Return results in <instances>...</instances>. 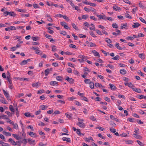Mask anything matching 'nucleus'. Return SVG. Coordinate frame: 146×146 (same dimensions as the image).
I'll return each instance as SVG.
<instances>
[{"mask_svg":"<svg viewBox=\"0 0 146 146\" xmlns=\"http://www.w3.org/2000/svg\"><path fill=\"white\" fill-rule=\"evenodd\" d=\"M3 134L6 136H10L11 134L9 132H7L5 131L3 132Z\"/></svg>","mask_w":146,"mask_h":146,"instance_id":"aec40b11","label":"nucleus"},{"mask_svg":"<svg viewBox=\"0 0 146 146\" xmlns=\"http://www.w3.org/2000/svg\"><path fill=\"white\" fill-rule=\"evenodd\" d=\"M50 84L51 86L58 85V82L56 81H52L50 82Z\"/></svg>","mask_w":146,"mask_h":146,"instance_id":"9b49d317","label":"nucleus"},{"mask_svg":"<svg viewBox=\"0 0 146 146\" xmlns=\"http://www.w3.org/2000/svg\"><path fill=\"white\" fill-rule=\"evenodd\" d=\"M23 142V143L25 145L27 143V139H25L22 141Z\"/></svg>","mask_w":146,"mask_h":146,"instance_id":"338daca9","label":"nucleus"},{"mask_svg":"<svg viewBox=\"0 0 146 146\" xmlns=\"http://www.w3.org/2000/svg\"><path fill=\"white\" fill-rule=\"evenodd\" d=\"M38 83H39V82L33 83L32 84V86L33 87H36L38 86Z\"/></svg>","mask_w":146,"mask_h":146,"instance_id":"f704fd0d","label":"nucleus"},{"mask_svg":"<svg viewBox=\"0 0 146 146\" xmlns=\"http://www.w3.org/2000/svg\"><path fill=\"white\" fill-rule=\"evenodd\" d=\"M90 35L93 37H96V36L95 35V34H94L92 32H90Z\"/></svg>","mask_w":146,"mask_h":146,"instance_id":"69168bd1","label":"nucleus"},{"mask_svg":"<svg viewBox=\"0 0 146 146\" xmlns=\"http://www.w3.org/2000/svg\"><path fill=\"white\" fill-rule=\"evenodd\" d=\"M9 108L11 111L13 112H14V110L13 108L12 105H11L9 106Z\"/></svg>","mask_w":146,"mask_h":146,"instance_id":"c756f323","label":"nucleus"},{"mask_svg":"<svg viewBox=\"0 0 146 146\" xmlns=\"http://www.w3.org/2000/svg\"><path fill=\"white\" fill-rule=\"evenodd\" d=\"M119 58H120L119 56L118 55H117L116 56L112 58L114 60H116L119 59Z\"/></svg>","mask_w":146,"mask_h":146,"instance_id":"72a5a7b5","label":"nucleus"},{"mask_svg":"<svg viewBox=\"0 0 146 146\" xmlns=\"http://www.w3.org/2000/svg\"><path fill=\"white\" fill-rule=\"evenodd\" d=\"M21 15L22 17H23V16L29 17V14H21Z\"/></svg>","mask_w":146,"mask_h":146,"instance_id":"6e6d98bb","label":"nucleus"},{"mask_svg":"<svg viewBox=\"0 0 146 146\" xmlns=\"http://www.w3.org/2000/svg\"><path fill=\"white\" fill-rule=\"evenodd\" d=\"M128 12H127L125 14V17L127 18L131 19H132V17L129 15L128 14Z\"/></svg>","mask_w":146,"mask_h":146,"instance_id":"b1692460","label":"nucleus"},{"mask_svg":"<svg viewBox=\"0 0 146 146\" xmlns=\"http://www.w3.org/2000/svg\"><path fill=\"white\" fill-rule=\"evenodd\" d=\"M27 63V61L26 60H24L20 63V64L22 65H24Z\"/></svg>","mask_w":146,"mask_h":146,"instance_id":"6ab92c4d","label":"nucleus"},{"mask_svg":"<svg viewBox=\"0 0 146 146\" xmlns=\"http://www.w3.org/2000/svg\"><path fill=\"white\" fill-rule=\"evenodd\" d=\"M17 11L20 12H23V13H25L26 11V10L25 9H19L17 10Z\"/></svg>","mask_w":146,"mask_h":146,"instance_id":"a19ab883","label":"nucleus"},{"mask_svg":"<svg viewBox=\"0 0 146 146\" xmlns=\"http://www.w3.org/2000/svg\"><path fill=\"white\" fill-rule=\"evenodd\" d=\"M139 57L141 59H144L145 58L143 54H139Z\"/></svg>","mask_w":146,"mask_h":146,"instance_id":"5701e85b","label":"nucleus"},{"mask_svg":"<svg viewBox=\"0 0 146 146\" xmlns=\"http://www.w3.org/2000/svg\"><path fill=\"white\" fill-rule=\"evenodd\" d=\"M3 93L6 97V98H7L9 99L10 97V96L9 95L8 92L6 91L5 90H3Z\"/></svg>","mask_w":146,"mask_h":146,"instance_id":"0eeeda50","label":"nucleus"},{"mask_svg":"<svg viewBox=\"0 0 146 146\" xmlns=\"http://www.w3.org/2000/svg\"><path fill=\"white\" fill-rule=\"evenodd\" d=\"M12 135L13 137L15 138L17 140H19L21 139V138L17 135L16 134H13Z\"/></svg>","mask_w":146,"mask_h":146,"instance_id":"f3484780","label":"nucleus"},{"mask_svg":"<svg viewBox=\"0 0 146 146\" xmlns=\"http://www.w3.org/2000/svg\"><path fill=\"white\" fill-rule=\"evenodd\" d=\"M140 25V24L138 23H134L133 25H132V27L134 28H137Z\"/></svg>","mask_w":146,"mask_h":146,"instance_id":"1a4fd4ad","label":"nucleus"},{"mask_svg":"<svg viewBox=\"0 0 146 146\" xmlns=\"http://www.w3.org/2000/svg\"><path fill=\"white\" fill-rule=\"evenodd\" d=\"M109 85L110 86V88L112 90H115L117 88L114 85H113L111 84H110Z\"/></svg>","mask_w":146,"mask_h":146,"instance_id":"6e6552de","label":"nucleus"},{"mask_svg":"<svg viewBox=\"0 0 146 146\" xmlns=\"http://www.w3.org/2000/svg\"><path fill=\"white\" fill-rule=\"evenodd\" d=\"M112 27L113 28L116 29L118 27L116 23L113 24H112Z\"/></svg>","mask_w":146,"mask_h":146,"instance_id":"5fc2aeb1","label":"nucleus"},{"mask_svg":"<svg viewBox=\"0 0 146 146\" xmlns=\"http://www.w3.org/2000/svg\"><path fill=\"white\" fill-rule=\"evenodd\" d=\"M23 143V142L22 141H16V143L19 146H20L21 143Z\"/></svg>","mask_w":146,"mask_h":146,"instance_id":"de8ad7c7","label":"nucleus"},{"mask_svg":"<svg viewBox=\"0 0 146 146\" xmlns=\"http://www.w3.org/2000/svg\"><path fill=\"white\" fill-rule=\"evenodd\" d=\"M29 135L31 136V137H36L37 136L36 134V133L32 132H30L29 133Z\"/></svg>","mask_w":146,"mask_h":146,"instance_id":"f8f14e48","label":"nucleus"},{"mask_svg":"<svg viewBox=\"0 0 146 146\" xmlns=\"http://www.w3.org/2000/svg\"><path fill=\"white\" fill-rule=\"evenodd\" d=\"M90 118L91 120H92L93 121H96V119L93 116H91L90 117Z\"/></svg>","mask_w":146,"mask_h":146,"instance_id":"49530a36","label":"nucleus"},{"mask_svg":"<svg viewBox=\"0 0 146 146\" xmlns=\"http://www.w3.org/2000/svg\"><path fill=\"white\" fill-rule=\"evenodd\" d=\"M68 65L69 66L71 67H72L73 68H74V64H72L70 63V62H69L68 63Z\"/></svg>","mask_w":146,"mask_h":146,"instance_id":"a18cd8bd","label":"nucleus"},{"mask_svg":"<svg viewBox=\"0 0 146 146\" xmlns=\"http://www.w3.org/2000/svg\"><path fill=\"white\" fill-rule=\"evenodd\" d=\"M38 38V37H36L35 36L34 37H32V39L35 41H36L37 40Z\"/></svg>","mask_w":146,"mask_h":146,"instance_id":"052dcab7","label":"nucleus"},{"mask_svg":"<svg viewBox=\"0 0 146 146\" xmlns=\"http://www.w3.org/2000/svg\"><path fill=\"white\" fill-rule=\"evenodd\" d=\"M139 97L138 98L140 99H142L143 98L145 99L146 98V96H144L143 95H139Z\"/></svg>","mask_w":146,"mask_h":146,"instance_id":"37998d69","label":"nucleus"},{"mask_svg":"<svg viewBox=\"0 0 146 146\" xmlns=\"http://www.w3.org/2000/svg\"><path fill=\"white\" fill-rule=\"evenodd\" d=\"M90 47L96 46V45L95 44L92 42H90Z\"/></svg>","mask_w":146,"mask_h":146,"instance_id":"680f3d73","label":"nucleus"},{"mask_svg":"<svg viewBox=\"0 0 146 146\" xmlns=\"http://www.w3.org/2000/svg\"><path fill=\"white\" fill-rule=\"evenodd\" d=\"M110 117L111 119L115 120L116 121H118V119L115 118L114 116L112 115H111L110 116Z\"/></svg>","mask_w":146,"mask_h":146,"instance_id":"a878e982","label":"nucleus"},{"mask_svg":"<svg viewBox=\"0 0 146 146\" xmlns=\"http://www.w3.org/2000/svg\"><path fill=\"white\" fill-rule=\"evenodd\" d=\"M139 19L142 22L145 24H146V21H145V20L144 19L142 18L141 17H139Z\"/></svg>","mask_w":146,"mask_h":146,"instance_id":"79ce46f5","label":"nucleus"},{"mask_svg":"<svg viewBox=\"0 0 146 146\" xmlns=\"http://www.w3.org/2000/svg\"><path fill=\"white\" fill-rule=\"evenodd\" d=\"M88 5L93 7H95L96 5V4L95 3L90 2H89L88 3Z\"/></svg>","mask_w":146,"mask_h":146,"instance_id":"2f4dec72","label":"nucleus"},{"mask_svg":"<svg viewBox=\"0 0 146 146\" xmlns=\"http://www.w3.org/2000/svg\"><path fill=\"white\" fill-rule=\"evenodd\" d=\"M110 131L113 133H115L116 132V129L113 127L110 128Z\"/></svg>","mask_w":146,"mask_h":146,"instance_id":"c85d7f7f","label":"nucleus"},{"mask_svg":"<svg viewBox=\"0 0 146 146\" xmlns=\"http://www.w3.org/2000/svg\"><path fill=\"white\" fill-rule=\"evenodd\" d=\"M65 79L70 84H73L74 82V80L72 78H69L68 76H67Z\"/></svg>","mask_w":146,"mask_h":146,"instance_id":"20e7f679","label":"nucleus"},{"mask_svg":"<svg viewBox=\"0 0 146 146\" xmlns=\"http://www.w3.org/2000/svg\"><path fill=\"white\" fill-rule=\"evenodd\" d=\"M137 142L138 143L140 146H144L143 144L140 141L137 140Z\"/></svg>","mask_w":146,"mask_h":146,"instance_id":"864d4df0","label":"nucleus"},{"mask_svg":"<svg viewBox=\"0 0 146 146\" xmlns=\"http://www.w3.org/2000/svg\"><path fill=\"white\" fill-rule=\"evenodd\" d=\"M52 70V68H50V69L47 68L44 71L45 74L46 76H47L48 74L49 73L50 71H51Z\"/></svg>","mask_w":146,"mask_h":146,"instance_id":"423d86ee","label":"nucleus"},{"mask_svg":"<svg viewBox=\"0 0 146 146\" xmlns=\"http://www.w3.org/2000/svg\"><path fill=\"white\" fill-rule=\"evenodd\" d=\"M65 115L68 118H70L71 117V114L70 115H69L68 113H66L65 114Z\"/></svg>","mask_w":146,"mask_h":146,"instance_id":"603ef678","label":"nucleus"},{"mask_svg":"<svg viewBox=\"0 0 146 146\" xmlns=\"http://www.w3.org/2000/svg\"><path fill=\"white\" fill-rule=\"evenodd\" d=\"M2 116V118H3V119H7L8 118V117L7 115H3Z\"/></svg>","mask_w":146,"mask_h":146,"instance_id":"13d9d810","label":"nucleus"},{"mask_svg":"<svg viewBox=\"0 0 146 146\" xmlns=\"http://www.w3.org/2000/svg\"><path fill=\"white\" fill-rule=\"evenodd\" d=\"M13 126V128L16 129H17L18 128V125L17 123L14 124L13 123L12 124Z\"/></svg>","mask_w":146,"mask_h":146,"instance_id":"7c9ffc66","label":"nucleus"},{"mask_svg":"<svg viewBox=\"0 0 146 146\" xmlns=\"http://www.w3.org/2000/svg\"><path fill=\"white\" fill-rule=\"evenodd\" d=\"M2 146H10L7 143H5L3 142V144L2 145Z\"/></svg>","mask_w":146,"mask_h":146,"instance_id":"774afa93","label":"nucleus"},{"mask_svg":"<svg viewBox=\"0 0 146 146\" xmlns=\"http://www.w3.org/2000/svg\"><path fill=\"white\" fill-rule=\"evenodd\" d=\"M60 23L61 25L64 27V26H65L66 24V23L64 21L61 22Z\"/></svg>","mask_w":146,"mask_h":146,"instance_id":"4d7b16f0","label":"nucleus"},{"mask_svg":"<svg viewBox=\"0 0 146 146\" xmlns=\"http://www.w3.org/2000/svg\"><path fill=\"white\" fill-rule=\"evenodd\" d=\"M132 90L134 91L139 93H141V91L140 89L136 88H132Z\"/></svg>","mask_w":146,"mask_h":146,"instance_id":"4468645a","label":"nucleus"},{"mask_svg":"<svg viewBox=\"0 0 146 146\" xmlns=\"http://www.w3.org/2000/svg\"><path fill=\"white\" fill-rule=\"evenodd\" d=\"M88 16L86 15H83L82 16V19H87Z\"/></svg>","mask_w":146,"mask_h":146,"instance_id":"bf43d9fd","label":"nucleus"},{"mask_svg":"<svg viewBox=\"0 0 146 146\" xmlns=\"http://www.w3.org/2000/svg\"><path fill=\"white\" fill-rule=\"evenodd\" d=\"M92 52L94 54V55L95 56L97 57L98 58L100 57V55L99 53L95 50H93L92 51Z\"/></svg>","mask_w":146,"mask_h":146,"instance_id":"39448f33","label":"nucleus"},{"mask_svg":"<svg viewBox=\"0 0 146 146\" xmlns=\"http://www.w3.org/2000/svg\"><path fill=\"white\" fill-rule=\"evenodd\" d=\"M137 7H136L134 9H133L132 10V13H135V12L137 10Z\"/></svg>","mask_w":146,"mask_h":146,"instance_id":"0e129e2a","label":"nucleus"},{"mask_svg":"<svg viewBox=\"0 0 146 146\" xmlns=\"http://www.w3.org/2000/svg\"><path fill=\"white\" fill-rule=\"evenodd\" d=\"M33 6L34 8L36 9L37 8H40V7L38 6L37 4H33Z\"/></svg>","mask_w":146,"mask_h":146,"instance_id":"09e8293b","label":"nucleus"},{"mask_svg":"<svg viewBox=\"0 0 146 146\" xmlns=\"http://www.w3.org/2000/svg\"><path fill=\"white\" fill-rule=\"evenodd\" d=\"M106 39L107 40H106V41L108 43H111L112 42V41L110 39L108 38H106Z\"/></svg>","mask_w":146,"mask_h":146,"instance_id":"c03bdc74","label":"nucleus"},{"mask_svg":"<svg viewBox=\"0 0 146 146\" xmlns=\"http://www.w3.org/2000/svg\"><path fill=\"white\" fill-rule=\"evenodd\" d=\"M56 80L59 81H61L62 79V77L61 76H57L56 77Z\"/></svg>","mask_w":146,"mask_h":146,"instance_id":"bb28decb","label":"nucleus"},{"mask_svg":"<svg viewBox=\"0 0 146 146\" xmlns=\"http://www.w3.org/2000/svg\"><path fill=\"white\" fill-rule=\"evenodd\" d=\"M120 72L122 74H125L126 73V71L124 69H121L120 70Z\"/></svg>","mask_w":146,"mask_h":146,"instance_id":"dca6fc26","label":"nucleus"},{"mask_svg":"<svg viewBox=\"0 0 146 146\" xmlns=\"http://www.w3.org/2000/svg\"><path fill=\"white\" fill-rule=\"evenodd\" d=\"M16 29V28L14 26H10V27L5 28V30L6 31H9L10 30H15Z\"/></svg>","mask_w":146,"mask_h":146,"instance_id":"f257e3e1","label":"nucleus"},{"mask_svg":"<svg viewBox=\"0 0 146 146\" xmlns=\"http://www.w3.org/2000/svg\"><path fill=\"white\" fill-rule=\"evenodd\" d=\"M133 135L134 136V137L137 139H140L142 138V137L140 135H137L135 133L133 134Z\"/></svg>","mask_w":146,"mask_h":146,"instance_id":"ddd939ff","label":"nucleus"},{"mask_svg":"<svg viewBox=\"0 0 146 146\" xmlns=\"http://www.w3.org/2000/svg\"><path fill=\"white\" fill-rule=\"evenodd\" d=\"M119 44L118 43H116L115 45V47L119 50H121L123 49V48L119 46Z\"/></svg>","mask_w":146,"mask_h":146,"instance_id":"a211bd4d","label":"nucleus"},{"mask_svg":"<svg viewBox=\"0 0 146 146\" xmlns=\"http://www.w3.org/2000/svg\"><path fill=\"white\" fill-rule=\"evenodd\" d=\"M0 101L2 103L6 104V102H5V100L4 98H2V99L0 100Z\"/></svg>","mask_w":146,"mask_h":146,"instance_id":"58836bf2","label":"nucleus"},{"mask_svg":"<svg viewBox=\"0 0 146 146\" xmlns=\"http://www.w3.org/2000/svg\"><path fill=\"white\" fill-rule=\"evenodd\" d=\"M90 87L92 89H93L94 88V84L93 82H91L90 84Z\"/></svg>","mask_w":146,"mask_h":146,"instance_id":"412c9836","label":"nucleus"},{"mask_svg":"<svg viewBox=\"0 0 146 146\" xmlns=\"http://www.w3.org/2000/svg\"><path fill=\"white\" fill-rule=\"evenodd\" d=\"M69 47L73 48H75L76 47V46L73 44H71L69 45Z\"/></svg>","mask_w":146,"mask_h":146,"instance_id":"e2e57ef3","label":"nucleus"},{"mask_svg":"<svg viewBox=\"0 0 146 146\" xmlns=\"http://www.w3.org/2000/svg\"><path fill=\"white\" fill-rule=\"evenodd\" d=\"M95 31H96V32L98 35H102V34L101 32L99 30H98L96 29L95 30Z\"/></svg>","mask_w":146,"mask_h":146,"instance_id":"3c124183","label":"nucleus"},{"mask_svg":"<svg viewBox=\"0 0 146 146\" xmlns=\"http://www.w3.org/2000/svg\"><path fill=\"white\" fill-rule=\"evenodd\" d=\"M96 16L99 17V18L100 19H99V20L100 19H102L106 20V16L105 15H96Z\"/></svg>","mask_w":146,"mask_h":146,"instance_id":"7ed1b4c3","label":"nucleus"},{"mask_svg":"<svg viewBox=\"0 0 146 146\" xmlns=\"http://www.w3.org/2000/svg\"><path fill=\"white\" fill-rule=\"evenodd\" d=\"M72 25L73 28L76 30H78V28L76 26V25L74 23H72Z\"/></svg>","mask_w":146,"mask_h":146,"instance_id":"4c0bfd02","label":"nucleus"},{"mask_svg":"<svg viewBox=\"0 0 146 146\" xmlns=\"http://www.w3.org/2000/svg\"><path fill=\"white\" fill-rule=\"evenodd\" d=\"M9 15L13 17H15L16 15V14L13 11L9 12Z\"/></svg>","mask_w":146,"mask_h":146,"instance_id":"2eb2a0df","label":"nucleus"},{"mask_svg":"<svg viewBox=\"0 0 146 146\" xmlns=\"http://www.w3.org/2000/svg\"><path fill=\"white\" fill-rule=\"evenodd\" d=\"M113 8L114 10L115 11L119 10L120 9V8L119 7L116 6H114L113 7Z\"/></svg>","mask_w":146,"mask_h":146,"instance_id":"393cba45","label":"nucleus"},{"mask_svg":"<svg viewBox=\"0 0 146 146\" xmlns=\"http://www.w3.org/2000/svg\"><path fill=\"white\" fill-rule=\"evenodd\" d=\"M128 86L129 87L132 88H132H133V87H134V86L131 82L129 83L128 85Z\"/></svg>","mask_w":146,"mask_h":146,"instance_id":"ea45409f","label":"nucleus"},{"mask_svg":"<svg viewBox=\"0 0 146 146\" xmlns=\"http://www.w3.org/2000/svg\"><path fill=\"white\" fill-rule=\"evenodd\" d=\"M121 25H122L121 26L120 28L121 29H123L124 28L127 26V24L126 23L125 24H122Z\"/></svg>","mask_w":146,"mask_h":146,"instance_id":"e433bc0d","label":"nucleus"},{"mask_svg":"<svg viewBox=\"0 0 146 146\" xmlns=\"http://www.w3.org/2000/svg\"><path fill=\"white\" fill-rule=\"evenodd\" d=\"M76 133L77 134L79 135H81V133L80 132V130L79 129H77V131H76Z\"/></svg>","mask_w":146,"mask_h":146,"instance_id":"c9c22d12","label":"nucleus"},{"mask_svg":"<svg viewBox=\"0 0 146 146\" xmlns=\"http://www.w3.org/2000/svg\"><path fill=\"white\" fill-rule=\"evenodd\" d=\"M84 82L86 84H90L92 82L89 79H86L84 80Z\"/></svg>","mask_w":146,"mask_h":146,"instance_id":"4be33fe9","label":"nucleus"},{"mask_svg":"<svg viewBox=\"0 0 146 146\" xmlns=\"http://www.w3.org/2000/svg\"><path fill=\"white\" fill-rule=\"evenodd\" d=\"M24 115L25 116L27 117H30V113H25L24 114Z\"/></svg>","mask_w":146,"mask_h":146,"instance_id":"8fccbe9b","label":"nucleus"},{"mask_svg":"<svg viewBox=\"0 0 146 146\" xmlns=\"http://www.w3.org/2000/svg\"><path fill=\"white\" fill-rule=\"evenodd\" d=\"M77 125L79 127L83 128H84L85 126V123L83 122H78Z\"/></svg>","mask_w":146,"mask_h":146,"instance_id":"f03ea898","label":"nucleus"},{"mask_svg":"<svg viewBox=\"0 0 146 146\" xmlns=\"http://www.w3.org/2000/svg\"><path fill=\"white\" fill-rule=\"evenodd\" d=\"M95 86L97 87L101 88V86H102V85L96 82L95 83Z\"/></svg>","mask_w":146,"mask_h":146,"instance_id":"cd10ccee","label":"nucleus"},{"mask_svg":"<svg viewBox=\"0 0 146 146\" xmlns=\"http://www.w3.org/2000/svg\"><path fill=\"white\" fill-rule=\"evenodd\" d=\"M8 141L9 142H11L12 144L13 145H17L16 142H15L12 138L9 139Z\"/></svg>","mask_w":146,"mask_h":146,"instance_id":"9d476101","label":"nucleus"},{"mask_svg":"<svg viewBox=\"0 0 146 146\" xmlns=\"http://www.w3.org/2000/svg\"><path fill=\"white\" fill-rule=\"evenodd\" d=\"M79 57L82 58V59L85 60L86 59V58L87 57L85 56H82V55H80L79 56Z\"/></svg>","mask_w":146,"mask_h":146,"instance_id":"473e14b6","label":"nucleus"}]
</instances>
